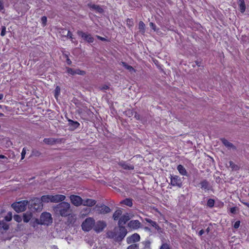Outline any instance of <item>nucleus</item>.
Segmentation results:
<instances>
[{
    "label": "nucleus",
    "instance_id": "obj_1",
    "mask_svg": "<svg viewBox=\"0 0 249 249\" xmlns=\"http://www.w3.org/2000/svg\"><path fill=\"white\" fill-rule=\"evenodd\" d=\"M127 231L124 226L115 227L113 231H108L107 232V237L114 239L115 241L121 242L126 236Z\"/></svg>",
    "mask_w": 249,
    "mask_h": 249
},
{
    "label": "nucleus",
    "instance_id": "obj_2",
    "mask_svg": "<svg viewBox=\"0 0 249 249\" xmlns=\"http://www.w3.org/2000/svg\"><path fill=\"white\" fill-rule=\"evenodd\" d=\"M54 213L62 217L70 215L72 213L71 205L69 203L63 201L53 207Z\"/></svg>",
    "mask_w": 249,
    "mask_h": 249
},
{
    "label": "nucleus",
    "instance_id": "obj_3",
    "mask_svg": "<svg viewBox=\"0 0 249 249\" xmlns=\"http://www.w3.org/2000/svg\"><path fill=\"white\" fill-rule=\"evenodd\" d=\"M28 203L27 200H23L15 202L12 204L11 206L17 213H20L26 210Z\"/></svg>",
    "mask_w": 249,
    "mask_h": 249
},
{
    "label": "nucleus",
    "instance_id": "obj_4",
    "mask_svg": "<svg viewBox=\"0 0 249 249\" xmlns=\"http://www.w3.org/2000/svg\"><path fill=\"white\" fill-rule=\"evenodd\" d=\"M39 220L40 225H49L53 222L51 214L47 212L42 213L40 216Z\"/></svg>",
    "mask_w": 249,
    "mask_h": 249
},
{
    "label": "nucleus",
    "instance_id": "obj_5",
    "mask_svg": "<svg viewBox=\"0 0 249 249\" xmlns=\"http://www.w3.org/2000/svg\"><path fill=\"white\" fill-rule=\"evenodd\" d=\"M95 225V220L93 218H86L82 224V228L83 231H89L91 230Z\"/></svg>",
    "mask_w": 249,
    "mask_h": 249
},
{
    "label": "nucleus",
    "instance_id": "obj_6",
    "mask_svg": "<svg viewBox=\"0 0 249 249\" xmlns=\"http://www.w3.org/2000/svg\"><path fill=\"white\" fill-rule=\"evenodd\" d=\"M30 205L36 211H41L43 207L41 199L37 197L34 198L31 200Z\"/></svg>",
    "mask_w": 249,
    "mask_h": 249
},
{
    "label": "nucleus",
    "instance_id": "obj_7",
    "mask_svg": "<svg viewBox=\"0 0 249 249\" xmlns=\"http://www.w3.org/2000/svg\"><path fill=\"white\" fill-rule=\"evenodd\" d=\"M77 35L81 37L83 40L88 42V43H92L94 41V38L91 35L88 34V33L83 32L82 31H77Z\"/></svg>",
    "mask_w": 249,
    "mask_h": 249
},
{
    "label": "nucleus",
    "instance_id": "obj_8",
    "mask_svg": "<svg viewBox=\"0 0 249 249\" xmlns=\"http://www.w3.org/2000/svg\"><path fill=\"white\" fill-rule=\"evenodd\" d=\"M71 201L72 204L75 206H79L83 205V200L82 198L78 196L75 195H71L70 197Z\"/></svg>",
    "mask_w": 249,
    "mask_h": 249
},
{
    "label": "nucleus",
    "instance_id": "obj_9",
    "mask_svg": "<svg viewBox=\"0 0 249 249\" xmlns=\"http://www.w3.org/2000/svg\"><path fill=\"white\" fill-rule=\"evenodd\" d=\"M131 218V216L128 213H125L120 217L118 225L119 226H124V225Z\"/></svg>",
    "mask_w": 249,
    "mask_h": 249
},
{
    "label": "nucleus",
    "instance_id": "obj_10",
    "mask_svg": "<svg viewBox=\"0 0 249 249\" xmlns=\"http://www.w3.org/2000/svg\"><path fill=\"white\" fill-rule=\"evenodd\" d=\"M95 208L98 213L100 214L108 213L111 212V209L108 206L105 205H96Z\"/></svg>",
    "mask_w": 249,
    "mask_h": 249
},
{
    "label": "nucleus",
    "instance_id": "obj_11",
    "mask_svg": "<svg viewBox=\"0 0 249 249\" xmlns=\"http://www.w3.org/2000/svg\"><path fill=\"white\" fill-rule=\"evenodd\" d=\"M171 176V182L170 184L172 186H177L180 188L182 184L181 179L179 177L177 176Z\"/></svg>",
    "mask_w": 249,
    "mask_h": 249
},
{
    "label": "nucleus",
    "instance_id": "obj_12",
    "mask_svg": "<svg viewBox=\"0 0 249 249\" xmlns=\"http://www.w3.org/2000/svg\"><path fill=\"white\" fill-rule=\"evenodd\" d=\"M63 139H55L53 138H45L43 142L49 145H53L55 143H60L63 141Z\"/></svg>",
    "mask_w": 249,
    "mask_h": 249
},
{
    "label": "nucleus",
    "instance_id": "obj_13",
    "mask_svg": "<svg viewBox=\"0 0 249 249\" xmlns=\"http://www.w3.org/2000/svg\"><path fill=\"white\" fill-rule=\"evenodd\" d=\"M106 223L104 221H98L94 225V230L97 232L102 231L106 227Z\"/></svg>",
    "mask_w": 249,
    "mask_h": 249
},
{
    "label": "nucleus",
    "instance_id": "obj_14",
    "mask_svg": "<svg viewBox=\"0 0 249 249\" xmlns=\"http://www.w3.org/2000/svg\"><path fill=\"white\" fill-rule=\"evenodd\" d=\"M140 236L139 234L135 233L130 236L127 237L126 242L127 244H131L138 242L140 240Z\"/></svg>",
    "mask_w": 249,
    "mask_h": 249
},
{
    "label": "nucleus",
    "instance_id": "obj_15",
    "mask_svg": "<svg viewBox=\"0 0 249 249\" xmlns=\"http://www.w3.org/2000/svg\"><path fill=\"white\" fill-rule=\"evenodd\" d=\"M52 203H60L66 199V196L63 195H51Z\"/></svg>",
    "mask_w": 249,
    "mask_h": 249
},
{
    "label": "nucleus",
    "instance_id": "obj_16",
    "mask_svg": "<svg viewBox=\"0 0 249 249\" xmlns=\"http://www.w3.org/2000/svg\"><path fill=\"white\" fill-rule=\"evenodd\" d=\"M67 72L72 75L76 74L83 75L86 74V72L84 71H81L79 69L74 70L68 67L67 68Z\"/></svg>",
    "mask_w": 249,
    "mask_h": 249
},
{
    "label": "nucleus",
    "instance_id": "obj_17",
    "mask_svg": "<svg viewBox=\"0 0 249 249\" xmlns=\"http://www.w3.org/2000/svg\"><path fill=\"white\" fill-rule=\"evenodd\" d=\"M141 223L138 220H131L128 224L127 226L131 229H138L140 227Z\"/></svg>",
    "mask_w": 249,
    "mask_h": 249
},
{
    "label": "nucleus",
    "instance_id": "obj_18",
    "mask_svg": "<svg viewBox=\"0 0 249 249\" xmlns=\"http://www.w3.org/2000/svg\"><path fill=\"white\" fill-rule=\"evenodd\" d=\"M9 226L5 221L3 220L0 221V232L1 233H5L9 229Z\"/></svg>",
    "mask_w": 249,
    "mask_h": 249
},
{
    "label": "nucleus",
    "instance_id": "obj_19",
    "mask_svg": "<svg viewBox=\"0 0 249 249\" xmlns=\"http://www.w3.org/2000/svg\"><path fill=\"white\" fill-rule=\"evenodd\" d=\"M33 214L30 212H27L23 214V220L25 223H28L31 221L32 219Z\"/></svg>",
    "mask_w": 249,
    "mask_h": 249
},
{
    "label": "nucleus",
    "instance_id": "obj_20",
    "mask_svg": "<svg viewBox=\"0 0 249 249\" xmlns=\"http://www.w3.org/2000/svg\"><path fill=\"white\" fill-rule=\"evenodd\" d=\"M118 164L125 170H133L134 168L133 165L128 164L124 161H120Z\"/></svg>",
    "mask_w": 249,
    "mask_h": 249
},
{
    "label": "nucleus",
    "instance_id": "obj_21",
    "mask_svg": "<svg viewBox=\"0 0 249 249\" xmlns=\"http://www.w3.org/2000/svg\"><path fill=\"white\" fill-rule=\"evenodd\" d=\"M200 184L201 185V188L203 189L209 190L211 188V186L210 183L206 179H204L201 181Z\"/></svg>",
    "mask_w": 249,
    "mask_h": 249
},
{
    "label": "nucleus",
    "instance_id": "obj_22",
    "mask_svg": "<svg viewBox=\"0 0 249 249\" xmlns=\"http://www.w3.org/2000/svg\"><path fill=\"white\" fill-rule=\"evenodd\" d=\"M89 7L91 8L93 10H95L98 13H103L104 12L103 9L99 5L95 4H88Z\"/></svg>",
    "mask_w": 249,
    "mask_h": 249
},
{
    "label": "nucleus",
    "instance_id": "obj_23",
    "mask_svg": "<svg viewBox=\"0 0 249 249\" xmlns=\"http://www.w3.org/2000/svg\"><path fill=\"white\" fill-rule=\"evenodd\" d=\"M68 122L69 125L70 126L71 130H73L78 127L80 125V124L77 121H73V120L70 119L68 120Z\"/></svg>",
    "mask_w": 249,
    "mask_h": 249
},
{
    "label": "nucleus",
    "instance_id": "obj_24",
    "mask_svg": "<svg viewBox=\"0 0 249 249\" xmlns=\"http://www.w3.org/2000/svg\"><path fill=\"white\" fill-rule=\"evenodd\" d=\"M96 203V200L92 199H86L85 200H83V205L84 206H87L89 207H92L95 205Z\"/></svg>",
    "mask_w": 249,
    "mask_h": 249
},
{
    "label": "nucleus",
    "instance_id": "obj_25",
    "mask_svg": "<svg viewBox=\"0 0 249 249\" xmlns=\"http://www.w3.org/2000/svg\"><path fill=\"white\" fill-rule=\"evenodd\" d=\"M30 225L34 227V229H36L38 228V226L40 225V220L37 218H32L30 222Z\"/></svg>",
    "mask_w": 249,
    "mask_h": 249
},
{
    "label": "nucleus",
    "instance_id": "obj_26",
    "mask_svg": "<svg viewBox=\"0 0 249 249\" xmlns=\"http://www.w3.org/2000/svg\"><path fill=\"white\" fill-rule=\"evenodd\" d=\"M221 142L223 144L228 148H231L234 149H236V147L231 142H229L225 138L221 139Z\"/></svg>",
    "mask_w": 249,
    "mask_h": 249
},
{
    "label": "nucleus",
    "instance_id": "obj_27",
    "mask_svg": "<svg viewBox=\"0 0 249 249\" xmlns=\"http://www.w3.org/2000/svg\"><path fill=\"white\" fill-rule=\"evenodd\" d=\"M122 211L121 209L117 210L113 214L112 218L113 220L115 221L119 220V217L122 216Z\"/></svg>",
    "mask_w": 249,
    "mask_h": 249
},
{
    "label": "nucleus",
    "instance_id": "obj_28",
    "mask_svg": "<svg viewBox=\"0 0 249 249\" xmlns=\"http://www.w3.org/2000/svg\"><path fill=\"white\" fill-rule=\"evenodd\" d=\"M133 199L130 198H127L122 200L120 203L121 204H124L127 206L130 207H132L133 205Z\"/></svg>",
    "mask_w": 249,
    "mask_h": 249
},
{
    "label": "nucleus",
    "instance_id": "obj_29",
    "mask_svg": "<svg viewBox=\"0 0 249 249\" xmlns=\"http://www.w3.org/2000/svg\"><path fill=\"white\" fill-rule=\"evenodd\" d=\"M42 203H49L52 202L51 195H44L42 196L41 198Z\"/></svg>",
    "mask_w": 249,
    "mask_h": 249
},
{
    "label": "nucleus",
    "instance_id": "obj_30",
    "mask_svg": "<svg viewBox=\"0 0 249 249\" xmlns=\"http://www.w3.org/2000/svg\"><path fill=\"white\" fill-rule=\"evenodd\" d=\"M145 220L147 222L151 224L152 226H153V227H155L158 230L160 229V228L159 226V225L157 224V223L155 221H153L151 219L147 218H145Z\"/></svg>",
    "mask_w": 249,
    "mask_h": 249
},
{
    "label": "nucleus",
    "instance_id": "obj_31",
    "mask_svg": "<svg viewBox=\"0 0 249 249\" xmlns=\"http://www.w3.org/2000/svg\"><path fill=\"white\" fill-rule=\"evenodd\" d=\"M177 169L180 174L183 176H187V172L185 168L182 165H178Z\"/></svg>",
    "mask_w": 249,
    "mask_h": 249
},
{
    "label": "nucleus",
    "instance_id": "obj_32",
    "mask_svg": "<svg viewBox=\"0 0 249 249\" xmlns=\"http://www.w3.org/2000/svg\"><path fill=\"white\" fill-rule=\"evenodd\" d=\"M239 2L240 11L241 13H243L246 10V5L244 0H239Z\"/></svg>",
    "mask_w": 249,
    "mask_h": 249
},
{
    "label": "nucleus",
    "instance_id": "obj_33",
    "mask_svg": "<svg viewBox=\"0 0 249 249\" xmlns=\"http://www.w3.org/2000/svg\"><path fill=\"white\" fill-rule=\"evenodd\" d=\"M139 29L142 34L145 33V24L143 21H140L139 23Z\"/></svg>",
    "mask_w": 249,
    "mask_h": 249
},
{
    "label": "nucleus",
    "instance_id": "obj_34",
    "mask_svg": "<svg viewBox=\"0 0 249 249\" xmlns=\"http://www.w3.org/2000/svg\"><path fill=\"white\" fill-rule=\"evenodd\" d=\"M70 31H68L66 29H61L59 31V33L60 34V35L62 36L65 37H66L67 35H68Z\"/></svg>",
    "mask_w": 249,
    "mask_h": 249
},
{
    "label": "nucleus",
    "instance_id": "obj_35",
    "mask_svg": "<svg viewBox=\"0 0 249 249\" xmlns=\"http://www.w3.org/2000/svg\"><path fill=\"white\" fill-rule=\"evenodd\" d=\"M122 65L125 69L129 70L130 71L134 70V68L132 66L128 65L125 62H122Z\"/></svg>",
    "mask_w": 249,
    "mask_h": 249
},
{
    "label": "nucleus",
    "instance_id": "obj_36",
    "mask_svg": "<svg viewBox=\"0 0 249 249\" xmlns=\"http://www.w3.org/2000/svg\"><path fill=\"white\" fill-rule=\"evenodd\" d=\"M144 245V249H150L151 242L149 240H146L142 242Z\"/></svg>",
    "mask_w": 249,
    "mask_h": 249
},
{
    "label": "nucleus",
    "instance_id": "obj_37",
    "mask_svg": "<svg viewBox=\"0 0 249 249\" xmlns=\"http://www.w3.org/2000/svg\"><path fill=\"white\" fill-rule=\"evenodd\" d=\"M229 164H230V166L231 168V169L232 170H238V166L237 165L235 164L233 161H230Z\"/></svg>",
    "mask_w": 249,
    "mask_h": 249
},
{
    "label": "nucleus",
    "instance_id": "obj_38",
    "mask_svg": "<svg viewBox=\"0 0 249 249\" xmlns=\"http://www.w3.org/2000/svg\"><path fill=\"white\" fill-rule=\"evenodd\" d=\"M214 204V200L213 199H209L207 201V206L210 208L213 207Z\"/></svg>",
    "mask_w": 249,
    "mask_h": 249
},
{
    "label": "nucleus",
    "instance_id": "obj_39",
    "mask_svg": "<svg viewBox=\"0 0 249 249\" xmlns=\"http://www.w3.org/2000/svg\"><path fill=\"white\" fill-rule=\"evenodd\" d=\"M14 219L19 223L20 222H21L22 220V218L21 217V216L19 215H18V214H15L14 215Z\"/></svg>",
    "mask_w": 249,
    "mask_h": 249
},
{
    "label": "nucleus",
    "instance_id": "obj_40",
    "mask_svg": "<svg viewBox=\"0 0 249 249\" xmlns=\"http://www.w3.org/2000/svg\"><path fill=\"white\" fill-rule=\"evenodd\" d=\"M8 158L4 155H0V162L2 163L7 162Z\"/></svg>",
    "mask_w": 249,
    "mask_h": 249
},
{
    "label": "nucleus",
    "instance_id": "obj_41",
    "mask_svg": "<svg viewBox=\"0 0 249 249\" xmlns=\"http://www.w3.org/2000/svg\"><path fill=\"white\" fill-rule=\"evenodd\" d=\"M12 218V214L11 212H9L7 215L5 216L4 219L7 221H10L11 220Z\"/></svg>",
    "mask_w": 249,
    "mask_h": 249
},
{
    "label": "nucleus",
    "instance_id": "obj_42",
    "mask_svg": "<svg viewBox=\"0 0 249 249\" xmlns=\"http://www.w3.org/2000/svg\"><path fill=\"white\" fill-rule=\"evenodd\" d=\"M60 92V88L59 87L57 86L54 90V96L55 98L58 96Z\"/></svg>",
    "mask_w": 249,
    "mask_h": 249
},
{
    "label": "nucleus",
    "instance_id": "obj_43",
    "mask_svg": "<svg viewBox=\"0 0 249 249\" xmlns=\"http://www.w3.org/2000/svg\"><path fill=\"white\" fill-rule=\"evenodd\" d=\"M126 24L129 27L132 26L133 25V19L132 18H127L126 20Z\"/></svg>",
    "mask_w": 249,
    "mask_h": 249
},
{
    "label": "nucleus",
    "instance_id": "obj_44",
    "mask_svg": "<svg viewBox=\"0 0 249 249\" xmlns=\"http://www.w3.org/2000/svg\"><path fill=\"white\" fill-rule=\"evenodd\" d=\"M139 248L138 245L137 244H133L129 246L127 249H138Z\"/></svg>",
    "mask_w": 249,
    "mask_h": 249
},
{
    "label": "nucleus",
    "instance_id": "obj_45",
    "mask_svg": "<svg viewBox=\"0 0 249 249\" xmlns=\"http://www.w3.org/2000/svg\"><path fill=\"white\" fill-rule=\"evenodd\" d=\"M41 22L43 26H45L46 25L47 23V17L45 16H43L41 18Z\"/></svg>",
    "mask_w": 249,
    "mask_h": 249
},
{
    "label": "nucleus",
    "instance_id": "obj_46",
    "mask_svg": "<svg viewBox=\"0 0 249 249\" xmlns=\"http://www.w3.org/2000/svg\"><path fill=\"white\" fill-rule=\"evenodd\" d=\"M68 216V222H70V223H73L74 222V216H73V215H71V216Z\"/></svg>",
    "mask_w": 249,
    "mask_h": 249
},
{
    "label": "nucleus",
    "instance_id": "obj_47",
    "mask_svg": "<svg viewBox=\"0 0 249 249\" xmlns=\"http://www.w3.org/2000/svg\"><path fill=\"white\" fill-rule=\"evenodd\" d=\"M5 34H6V27L4 26H2L1 27V32L0 33V35L2 36H3L5 35Z\"/></svg>",
    "mask_w": 249,
    "mask_h": 249
},
{
    "label": "nucleus",
    "instance_id": "obj_48",
    "mask_svg": "<svg viewBox=\"0 0 249 249\" xmlns=\"http://www.w3.org/2000/svg\"><path fill=\"white\" fill-rule=\"evenodd\" d=\"M160 249H170L169 248V246L166 243H165V244H163Z\"/></svg>",
    "mask_w": 249,
    "mask_h": 249
},
{
    "label": "nucleus",
    "instance_id": "obj_49",
    "mask_svg": "<svg viewBox=\"0 0 249 249\" xmlns=\"http://www.w3.org/2000/svg\"><path fill=\"white\" fill-rule=\"evenodd\" d=\"M149 25H150V27L154 31H157V29H156V25L153 23V22H150L149 23Z\"/></svg>",
    "mask_w": 249,
    "mask_h": 249
},
{
    "label": "nucleus",
    "instance_id": "obj_50",
    "mask_svg": "<svg viewBox=\"0 0 249 249\" xmlns=\"http://www.w3.org/2000/svg\"><path fill=\"white\" fill-rule=\"evenodd\" d=\"M240 221H237L235 222L234 225H233V227L235 228V229H237L240 226Z\"/></svg>",
    "mask_w": 249,
    "mask_h": 249
},
{
    "label": "nucleus",
    "instance_id": "obj_51",
    "mask_svg": "<svg viewBox=\"0 0 249 249\" xmlns=\"http://www.w3.org/2000/svg\"><path fill=\"white\" fill-rule=\"evenodd\" d=\"M236 210H237V208L236 207H232L230 209V212H231V213H232L233 214H235Z\"/></svg>",
    "mask_w": 249,
    "mask_h": 249
},
{
    "label": "nucleus",
    "instance_id": "obj_52",
    "mask_svg": "<svg viewBox=\"0 0 249 249\" xmlns=\"http://www.w3.org/2000/svg\"><path fill=\"white\" fill-rule=\"evenodd\" d=\"M240 202L242 203H243L244 205H245V206H246L249 208V201L246 202V201H245V200L243 199V200H240Z\"/></svg>",
    "mask_w": 249,
    "mask_h": 249
},
{
    "label": "nucleus",
    "instance_id": "obj_53",
    "mask_svg": "<svg viewBox=\"0 0 249 249\" xmlns=\"http://www.w3.org/2000/svg\"><path fill=\"white\" fill-rule=\"evenodd\" d=\"M26 154V151L24 148L23 149L22 152H21V160H23L24 157L25 155Z\"/></svg>",
    "mask_w": 249,
    "mask_h": 249
},
{
    "label": "nucleus",
    "instance_id": "obj_54",
    "mask_svg": "<svg viewBox=\"0 0 249 249\" xmlns=\"http://www.w3.org/2000/svg\"><path fill=\"white\" fill-rule=\"evenodd\" d=\"M134 118H135L137 120H139L141 119V116L140 115L138 114L137 112H135Z\"/></svg>",
    "mask_w": 249,
    "mask_h": 249
},
{
    "label": "nucleus",
    "instance_id": "obj_55",
    "mask_svg": "<svg viewBox=\"0 0 249 249\" xmlns=\"http://www.w3.org/2000/svg\"><path fill=\"white\" fill-rule=\"evenodd\" d=\"M33 154L34 155H35V156H39L40 155V153L38 151H34L33 152Z\"/></svg>",
    "mask_w": 249,
    "mask_h": 249
},
{
    "label": "nucleus",
    "instance_id": "obj_56",
    "mask_svg": "<svg viewBox=\"0 0 249 249\" xmlns=\"http://www.w3.org/2000/svg\"><path fill=\"white\" fill-rule=\"evenodd\" d=\"M4 9V5L2 1L0 0V10L1 11L2 10Z\"/></svg>",
    "mask_w": 249,
    "mask_h": 249
},
{
    "label": "nucleus",
    "instance_id": "obj_57",
    "mask_svg": "<svg viewBox=\"0 0 249 249\" xmlns=\"http://www.w3.org/2000/svg\"><path fill=\"white\" fill-rule=\"evenodd\" d=\"M66 62L67 63V64L69 65H71V60L69 59V58L68 57V56H67V59H66Z\"/></svg>",
    "mask_w": 249,
    "mask_h": 249
},
{
    "label": "nucleus",
    "instance_id": "obj_58",
    "mask_svg": "<svg viewBox=\"0 0 249 249\" xmlns=\"http://www.w3.org/2000/svg\"><path fill=\"white\" fill-rule=\"evenodd\" d=\"M109 89V87L107 85H104L101 88V89L104 90V89Z\"/></svg>",
    "mask_w": 249,
    "mask_h": 249
},
{
    "label": "nucleus",
    "instance_id": "obj_59",
    "mask_svg": "<svg viewBox=\"0 0 249 249\" xmlns=\"http://www.w3.org/2000/svg\"><path fill=\"white\" fill-rule=\"evenodd\" d=\"M97 37L100 40H102V41H106V40H107V39L103 37H101V36H97Z\"/></svg>",
    "mask_w": 249,
    "mask_h": 249
},
{
    "label": "nucleus",
    "instance_id": "obj_60",
    "mask_svg": "<svg viewBox=\"0 0 249 249\" xmlns=\"http://www.w3.org/2000/svg\"><path fill=\"white\" fill-rule=\"evenodd\" d=\"M204 233V231L203 230H201L199 232H198V234L199 235L201 236L202 235L203 233Z\"/></svg>",
    "mask_w": 249,
    "mask_h": 249
},
{
    "label": "nucleus",
    "instance_id": "obj_61",
    "mask_svg": "<svg viewBox=\"0 0 249 249\" xmlns=\"http://www.w3.org/2000/svg\"><path fill=\"white\" fill-rule=\"evenodd\" d=\"M196 65H197L198 66H200V62H198L197 61H196L195 62Z\"/></svg>",
    "mask_w": 249,
    "mask_h": 249
},
{
    "label": "nucleus",
    "instance_id": "obj_62",
    "mask_svg": "<svg viewBox=\"0 0 249 249\" xmlns=\"http://www.w3.org/2000/svg\"><path fill=\"white\" fill-rule=\"evenodd\" d=\"M210 231V228L209 227L207 228V229L206 230V231L207 232V233L209 232Z\"/></svg>",
    "mask_w": 249,
    "mask_h": 249
},
{
    "label": "nucleus",
    "instance_id": "obj_63",
    "mask_svg": "<svg viewBox=\"0 0 249 249\" xmlns=\"http://www.w3.org/2000/svg\"><path fill=\"white\" fill-rule=\"evenodd\" d=\"M70 36H72V33L70 31V33H69L68 35H67V37H70Z\"/></svg>",
    "mask_w": 249,
    "mask_h": 249
},
{
    "label": "nucleus",
    "instance_id": "obj_64",
    "mask_svg": "<svg viewBox=\"0 0 249 249\" xmlns=\"http://www.w3.org/2000/svg\"><path fill=\"white\" fill-rule=\"evenodd\" d=\"M3 97V95L2 94H0V100L2 99Z\"/></svg>",
    "mask_w": 249,
    "mask_h": 249
}]
</instances>
